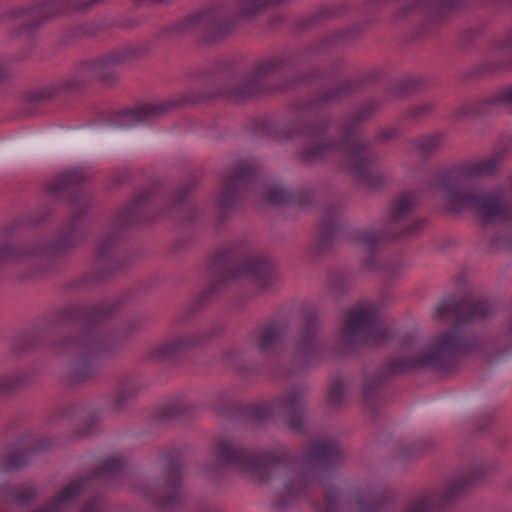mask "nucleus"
<instances>
[{
  "mask_svg": "<svg viewBox=\"0 0 512 512\" xmlns=\"http://www.w3.org/2000/svg\"><path fill=\"white\" fill-rule=\"evenodd\" d=\"M364 321V315L360 312H353L349 315L347 323H346V330L352 329L354 327L359 326Z\"/></svg>",
  "mask_w": 512,
  "mask_h": 512,
  "instance_id": "nucleus-2",
  "label": "nucleus"
},
{
  "mask_svg": "<svg viewBox=\"0 0 512 512\" xmlns=\"http://www.w3.org/2000/svg\"><path fill=\"white\" fill-rule=\"evenodd\" d=\"M459 345V337L456 334H445L435 340V352H446L456 349Z\"/></svg>",
  "mask_w": 512,
  "mask_h": 512,
  "instance_id": "nucleus-1",
  "label": "nucleus"
}]
</instances>
